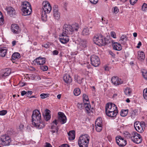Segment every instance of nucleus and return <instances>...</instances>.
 Returning <instances> with one entry per match:
<instances>
[{
	"label": "nucleus",
	"mask_w": 147,
	"mask_h": 147,
	"mask_svg": "<svg viewBox=\"0 0 147 147\" xmlns=\"http://www.w3.org/2000/svg\"><path fill=\"white\" fill-rule=\"evenodd\" d=\"M79 28V25L75 24L72 25L65 24L63 26V32L59 36V40L62 44H65L69 40V36L75 31H77Z\"/></svg>",
	"instance_id": "1"
},
{
	"label": "nucleus",
	"mask_w": 147,
	"mask_h": 147,
	"mask_svg": "<svg viewBox=\"0 0 147 147\" xmlns=\"http://www.w3.org/2000/svg\"><path fill=\"white\" fill-rule=\"evenodd\" d=\"M32 118V124L34 127L40 129L45 127V124L42 121L41 114L39 110H35L33 111Z\"/></svg>",
	"instance_id": "2"
},
{
	"label": "nucleus",
	"mask_w": 147,
	"mask_h": 147,
	"mask_svg": "<svg viewBox=\"0 0 147 147\" xmlns=\"http://www.w3.org/2000/svg\"><path fill=\"white\" fill-rule=\"evenodd\" d=\"M105 111L108 116L113 118L116 117L118 112L117 107L112 103H108L106 104L105 107Z\"/></svg>",
	"instance_id": "3"
},
{
	"label": "nucleus",
	"mask_w": 147,
	"mask_h": 147,
	"mask_svg": "<svg viewBox=\"0 0 147 147\" xmlns=\"http://www.w3.org/2000/svg\"><path fill=\"white\" fill-rule=\"evenodd\" d=\"M42 8L43 11L41 14L42 19L45 20L47 15V14L49 13L50 12L51 10V7L49 2L47 1H44L42 3Z\"/></svg>",
	"instance_id": "4"
},
{
	"label": "nucleus",
	"mask_w": 147,
	"mask_h": 147,
	"mask_svg": "<svg viewBox=\"0 0 147 147\" xmlns=\"http://www.w3.org/2000/svg\"><path fill=\"white\" fill-rule=\"evenodd\" d=\"M21 7V11L23 15L28 16L31 13L32 11L31 5L29 2L27 1L23 2Z\"/></svg>",
	"instance_id": "5"
},
{
	"label": "nucleus",
	"mask_w": 147,
	"mask_h": 147,
	"mask_svg": "<svg viewBox=\"0 0 147 147\" xmlns=\"http://www.w3.org/2000/svg\"><path fill=\"white\" fill-rule=\"evenodd\" d=\"M89 137L86 134L80 137L78 143L80 147H88L89 142Z\"/></svg>",
	"instance_id": "6"
},
{
	"label": "nucleus",
	"mask_w": 147,
	"mask_h": 147,
	"mask_svg": "<svg viewBox=\"0 0 147 147\" xmlns=\"http://www.w3.org/2000/svg\"><path fill=\"white\" fill-rule=\"evenodd\" d=\"M93 40L95 44L99 46L104 45L106 44L104 37L100 34L95 35L93 38Z\"/></svg>",
	"instance_id": "7"
},
{
	"label": "nucleus",
	"mask_w": 147,
	"mask_h": 147,
	"mask_svg": "<svg viewBox=\"0 0 147 147\" xmlns=\"http://www.w3.org/2000/svg\"><path fill=\"white\" fill-rule=\"evenodd\" d=\"M11 139L7 135H3L0 138V144L3 146H8L10 145Z\"/></svg>",
	"instance_id": "8"
},
{
	"label": "nucleus",
	"mask_w": 147,
	"mask_h": 147,
	"mask_svg": "<svg viewBox=\"0 0 147 147\" xmlns=\"http://www.w3.org/2000/svg\"><path fill=\"white\" fill-rule=\"evenodd\" d=\"M134 126L136 130L140 133L143 132L145 127V122L143 121H136L134 123Z\"/></svg>",
	"instance_id": "9"
},
{
	"label": "nucleus",
	"mask_w": 147,
	"mask_h": 147,
	"mask_svg": "<svg viewBox=\"0 0 147 147\" xmlns=\"http://www.w3.org/2000/svg\"><path fill=\"white\" fill-rule=\"evenodd\" d=\"M131 140L134 143L137 144L141 143L142 141L141 136L136 132H133Z\"/></svg>",
	"instance_id": "10"
},
{
	"label": "nucleus",
	"mask_w": 147,
	"mask_h": 147,
	"mask_svg": "<svg viewBox=\"0 0 147 147\" xmlns=\"http://www.w3.org/2000/svg\"><path fill=\"white\" fill-rule=\"evenodd\" d=\"M90 59L91 64L94 67H98L100 65V60L98 56L93 55L91 56Z\"/></svg>",
	"instance_id": "11"
},
{
	"label": "nucleus",
	"mask_w": 147,
	"mask_h": 147,
	"mask_svg": "<svg viewBox=\"0 0 147 147\" xmlns=\"http://www.w3.org/2000/svg\"><path fill=\"white\" fill-rule=\"evenodd\" d=\"M95 129L98 132H100L102 129V120L101 117H98L96 120L95 122Z\"/></svg>",
	"instance_id": "12"
},
{
	"label": "nucleus",
	"mask_w": 147,
	"mask_h": 147,
	"mask_svg": "<svg viewBox=\"0 0 147 147\" xmlns=\"http://www.w3.org/2000/svg\"><path fill=\"white\" fill-rule=\"evenodd\" d=\"M58 121H59L62 124L66 123L67 119L64 114L62 112H58Z\"/></svg>",
	"instance_id": "13"
},
{
	"label": "nucleus",
	"mask_w": 147,
	"mask_h": 147,
	"mask_svg": "<svg viewBox=\"0 0 147 147\" xmlns=\"http://www.w3.org/2000/svg\"><path fill=\"white\" fill-rule=\"evenodd\" d=\"M116 140L117 144L120 146H124L127 144L126 141L121 136H117Z\"/></svg>",
	"instance_id": "14"
},
{
	"label": "nucleus",
	"mask_w": 147,
	"mask_h": 147,
	"mask_svg": "<svg viewBox=\"0 0 147 147\" xmlns=\"http://www.w3.org/2000/svg\"><path fill=\"white\" fill-rule=\"evenodd\" d=\"M11 31L14 34H18L20 32L21 29L18 25L15 24H11Z\"/></svg>",
	"instance_id": "15"
},
{
	"label": "nucleus",
	"mask_w": 147,
	"mask_h": 147,
	"mask_svg": "<svg viewBox=\"0 0 147 147\" xmlns=\"http://www.w3.org/2000/svg\"><path fill=\"white\" fill-rule=\"evenodd\" d=\"M111 81L114 85L117 86L122 84L123 81L121 79L117 76H113L111 78Z\"/></svg>",
	"instance_id": "16"
},
{
	"label": "nucleus",
	"mask_w": 147,
	"mask_h": 147,
	"mask_svg": "<svg viewBox=\"0 0 147 147\" xmlns=\"http://www.w3.org/2000/svg\"><path fill=\"white\" fill-rule=\"evenodd\" d=\"M7 14L10 16L12 17L16 14L15 9L11 7H7L5 8Z\"/></svg>",
	"instance_id": "17"
},
{
	"label": "nucleus",
	"mask_w": 147,
	"mask_h": 147,
	"mask_svg": "<svg viewBox=\"0 0 147 147\" xmlns=\"http://www.w3.org/2000/svg\"><path fill=\"white\" fill-rule=\"evenodd\" d=\"M53 11L54 18L56 20H59L60 18V14L58 11L57 6L55 5L54 6Z\"/></svg>",
	"instance_id": "18"
},
{
	"label": "nucleus",
	"mask_w": 147,
	"mask_h": 147,
	"mask_svg": "<svg viewBox=\"0 0 147 147\" xmlns=\"http://www.w3.org/2000/svg\"><path fill=\"white\" fill-rule=\"evenodd\" d=\"M46 59L45 58L39 57L36 58L34 61L38 65L39 67L41 65H44L46 62Z\"/></svg>",
	"instance_id": "19"
},
{
	"label": "nucleus",
	"mask_w": 147,
	"mask_h": 147,
	"mask_svg": "<svg viewBox=\"0 0 147 147\" xmlns=\"http://www.w3.org/2000/svg\"><path fill=\"white\" fill-rule=\"evenodd\" d=\"M86 40H82L80 43L78 45V49L81 51L84 49L86 47Z\"/></svg>",
	"instance_id": "20"
},
{
	"label": "nucleus",
	"mask_w": 147,
	"mask_h": 147,
	"mask_svg": "<svg viewBox=\"0 0 147 147\" xmlns=\"http://www.w3.org/2000/svg\"><path fill=\"white\" fill-rule=\"evenodd\" d=\"M63 80L65 83L67 84H70L72 82V80L70 75L65 74L63 77Z\"/></svg>",
	"instance_id": "21"
},
{
	"label": "nucleus",
	"mask_w": 147,
	"mask_h": 147,
	"mask_svg": "<svg viewBox=\"0 0 147 147\" xmlns=\"http://www.w3.org/2000/svg\"><path fill=\"white\" fill-rule=\"evenodd\" d=\"M114 49L118 51H120L122 49L121 44L117 42H114L113 45Z\"/></svg>",
	"instance_id": "22"
},
{
	"label": "nucleus",
	"mask_w": 147,
	"mask_h": 147,
	"mask_svg": "<svg viewBox=\"0 0 147 147\" xmlns=\"http://www.w3.org/2000/svg\"><path fill=\"white\" fill-rule=\"evenodd\" d=\"M7 49L6 47L0 48V56L2 57H5L7 53Z\"/></svg>",
	"instance_id": "23"
},
{
	"label": "nucleus",
	"mask_w": 147,
	"mask_h": 147,
	"mask_svg": "<svg viewBox=\"0 0 147 147\" xmlns=\"http://www.w3.org/2000/svg\"><path fill=\"white\" fill-rule=\"evenodd\" d=\"M68 138L70 140H74L75 138V132L74 130L70 131L68 133Z\"/></svg>",
	"instance_id": "24"
},
{
	"label": "nucleus",
	"mask_w": 147,
	"mask_h": 147,
	"mask_svg": "<svg viewBox=\"0 0 147 147\" xmlns=\"http://www.w3.org/2000/svg\"><path fill=\"white\" fill-rule=\"evenodd\" d=\"M89 28L88 27L84 28L82 32V35L84 36L89 35L90 34Z\"/></svg>",
	"instance_id": "25"
},
{
	"label": "nucleus",
	"mask_w": 147,
	"mask_h": 147,
	"mask_svg": "<svg viewBox=\"0 0 147 147\" xmlns=\"http://www.w3.org/2000/svg\"><path fill=\"white\" fill-rule=\"evenodd\" d=\"M45 114L44 116V118L45 120L48 121L51 118V116L50 115V111L48 109H46L45 110Z\"/></svg>",
	"instance_id": "26"
},
{
	"label": "nucleus",
	"mask_w": 147,
	"mask_h": 147,
	"mask_svg": "<svg viewBox=\"0 0 147 147\" xmlns=\"http://www.w3.org/2000/svg\"><path fill=\"white\" fill-rule=\"evenodd\" d=\"M124 92L125 95L129 96H131V89L127 87L124 89Z\"/></svg>",
	"instance_id": "27"
},
{
	"label": "nucleus",
	"mask_w": 147,
	"mask_h": 147,
	"mask_svg": "<svg viewBox=\"0 0 147 147\" xmlns=\"http://www.w3.org/2000/svg\"><path fill=\"white\" fill-rule=\"evenodd\" d=\"M84 106L87 112L88 113H90L92 110V108L90 103H85Z\"/></svg>",
	"instance_id": "28"
},
{
	"label": "nucleus",
	"mask_w": 147,
	"mask_h": 147,
	"mask_svg": "<svg viewBox=\"0 0 147 147\" xmlns=\"http://www.w3.org/2000/svg\"><path fill=\"white\" fill-rule=\"evenodd\" d=\"M21 57L20 54L18 52L14 53L12 55L11 59L12 60L18 59Z\"/></svg>",
	"instance_id": "29"
},
{
	"label": "nucleus",
	"mask_w": 147,
	"mask_h": 147,
	"mask_svg": "<svg viewBox=\"0 0 147 147\" xmlns=\"http://www.w3.org/2000/svg\"><path fill=\"white\" fill-rule=\"evenodd\" d=\"M145 58V56L144 53L142 51L138 52V58L141 61L143 60Z\"/></svg>",
	"instance_id": "30"
},
{
	"label": "nucleus",
	"mask_w": 147,
	"mask_h": 147,
	"mask_svg": "<svg viewBox=\"0 0 147 147\" xmlns=\"http://www.w3.org/2000/svg\"><path fill=\"white\" fill-rule=\"evenodd\" d=\"M127 40V37L125 35H122L119 41L122 44L124 45Z\"/></svg>",
	"instance_id": "31"
},
{
	"label": "nucleus",
	"mask_w": 147,
	"mask_h": 147,
	"mask_svg": "<svg viewBox=\"0 0 147 147\" xmlns=\"http://www.w3.org/2000/svg\"><path fill=\"white\" fill-rule=\"evenodd\" d=\"M57 123L58 121L57 120L55 119L51 123V129H58V128L57 126Z\"/></svg>",
	"instance_id": "32"
},
{
	"label": "nucleus",
	"mask_w": 147,
	"mask_h": 147,
	"mask_svg": "<svg viewBox=\"0 0 147 147\" xmlns=\"http://www.w3.org/2000/svg\"><path fill=\"white\" fill-rule=\"evenodd\" d=\"M123 136L127 138H130L131 139L132 138L133 136V132L131 133H130L129 132L125 131L123 133Z\"/></svg>",
	"instance_id": "33"
},
{
	"label": "nucleus",
	"mask_w": 147,
	"mask_h": 147,
	"mask_svg": "<svg viewBox=\"0 0 147 147\" xmlns=\"http://www.w3.org/2000/svg\"><path fill=\"white\" fill-rule=\"evenodd\" d=\"M11 73V70L9 69H5L3 72L2 75L3 76L6 77L8 76Z\"/></svg>",
	"instance_id": "34"
},
{
	"label": "nucleus",
	"mask_w": 147,
	"mask_h": 147,
	"mask_svg": "<svg viewBox=\"0 0 147 147\" xmlns=\"http://www.w3.org/2000/svg\"><path fill=\"white\" fill-rule=\"evenodd\" d=\"M83 98L84 104L89 103L90 101L89 100V98L88 96L86 94H84L83 95Z\"/></svg>",
	"instance_id": "35"
},
{
	"label": "nucleus",
	"mask_w": 147,
	"mask_h": 147,
	"mask_svg": "<svg viewBox=\"0 0 147 147\" xmlns=\"http://www.w3.org/2000/svg\"><path fill=\"white\" fill-rule=\"evenodd\" d=\"M128 112V109L122 110L120 113V115L123 117H125L127 115Z\"/></svg>",
	"instance_id": "36"
},
{
	"label": "nucleus",
	"mask_w": 147,
	"mask_h": 147,
	"mask_svg": "<svg viewBox=\"0 0 147 147\" xmlns=\"http://www.w3.org/2000/svg\"><path fill=\"white\" fill-rule=\"evenodd\" d=\"M142 72L144 78L147 80V70L145 69H142Z\"/></svg>",
	"instance_id": "37"
},
{
	"label": "nucleus",
	"mask_w": 147,
	"mask_h": 147,
	"mask_svg": "<svg viewBox=\"0 0 147 147\" xmlns=\"http://www.w3.org/2000/svg\"><path fill=\"white\" fill-rule=\"evenodd\" d=\"M81 92L80 89L78 88H76L74 90V93L76 96H78L80 94Z\"/></svg>",
	"instance_id": "38"
},
{
	"label": "nucleus",
	"mask_w": 147,
	"mask_h": 147,
	"mask_svg": "<svg viewBox=\"0 0 147 147\" xmlns=\"http://www.w3.org/2000/svg\"><path fill=\"white\" fill-rule=\"evenodd\" d=\"M4 18L1 12L0 11V25L4 24Z\"/></svg>",
	"instance_id": "39"
},
{
	"label": "nucleus",
	"mask_w": 147,
	"mask_h": 147,
	"mask_svg": "<svg viewBox=\"0 0 147 147\" xmlns=\"http://www.w3.org/2000/svg\"><path fill=\"white\" fill-rule=\"evenodd\" d=\"M40 68L41 70L43 71H46L48 70V67L47 66L42 65L40 67Z\"/></svg>",
	"instance_id": "40"
},
{
	"label": "nucleus",
	"mask_w": 147,
	"mask_h": 147,
	"mask_svg": "<svg viewBox=\"0 0 147 147\" xmlns=\"http://www.w3.org/2000/svg\"><path fill=\"white\" fill-rule=\"evenodd\" d=\"M49 96V94L48 93H42L40 94V96L42 98L44 99L47 97Z\"/></svg>",
	"instance_id": "41"
},
{
	"label": "nucleus",
	"mask_w": 147,
	"mask_h": 147,
	"mask_svg": "<svg viewBox=\"0 0 147 147\" xmlns=\"http://www.w3.org/2000/svg\"><path fill=\"white\" fill-rule=\"evenodd\" d=\"M143 96L144 99L147 100V88L144 89L143 91Z\"/></svg>",
	"instance_id": "42"
},
{
	"label": "nucleus",
	"mask_w": 147,
	"mask_h": 147,
	"mask_svg": "<svg viewBox=\"0 0 147 147\" xmlns=\"http://www.w3.org/2000/svg\"><path fill=\"white\" fill-rule=\"evenodd\" d=\"M112 10L113 13L115 14L117 13L119 11V9L116 6L113 7L112 8Z\"/></svg>",
	"instance_id": "43"
},
{
	"label": "nucleus",
	"mask_w": 147,
	"mask_h": 147,
	"mask_svg": "<svg viewBox=\"0 0 147 147\" xmlns=\"http://www.w3.org/2000/svg\"><path fill=\"white\" fill-rule=\"evenodd\" d=\"M142 9L144 11H147V4L144 3L142 6Z\"/></svg>",
	"instance_id": "44"
},
{
	"label": "nucleus",
	"mask_w": 147,
	"mask_h": 147,
	"mask_svg": "<svg viewBox=\"0 0 147 147\" xmlns=\"http://www.w3.org/2000/svg\"><path fill=\"white\" fill-rule=\"evenodd\" d=\"M38 37L39 38H40L41 40L42 41L46 40L47 38V36H43L42 35L39 36Z\"/></svg>",
	"instance_id": "45"
},
{
	"label": "nucleus",
	"mask_w": 147,
	"mask_h": 147,
	"mask_svg": "<svg viewBox=\"0 0 147 147\" xmlns=\"http://www.w3.org/2000/svg\"><path fill=\"white\" fill-rule=\"evenodd\" d=\"M7 113V111L6 110H2L0 111V115H5Z\"/></svg>",
	"instance_id": "46"
},
{
	"label": "nucleus",
	"mask_w": 147,
	"mask_h": 147,
	"mask_svg": "<svg viewBox=\"0 0 147 147\" xmlns=\"http://www.w3.org/2000/svg\"><path fill=\"white\" fill-rule=\"evenodd\" d=\"M111 36L114 38H116L115 33L114 31H111Z\"/></svg>",
	"instance_id": "47"
},
{
	"label": "nucleus",
	"mask_w": 147,
	"mask_h": 147,
	"mask_svg": "<svg viewBox=\"0 0 147 147\" xmlns=\"http://www.w3.org/2000/svg\"><path fill=\"white\" fill-rule=\"evenodd\" d=\"M102 22L104 24H107L108 23V20H106L105 18L103 17L102 18Z\"/></svg>",
	"instance_id": "48"
},
{
	"label": "nucleus",
	"mask_w": 147,
	"mask_h": 147,
	"mask_svg": "<svg viewBox=\"0 0 147 147\" xmlns=\"http://www.w3.org/2000/svg\"><path fill=\"white\" fill-rule=\"evenodd\" d=\"M138 0H130V4L132 5H134L137 1Z\"/></svg>",
	"instance_id": "49"
},
{
	"label": "nucleus",
	"mask_w": 147,
	"mask_h": 147,
	"mask_svg": "<svg viewBox=\"0 0 147 147\" xmlns=\"http://www.w3.org/2000/svg\"><path fill=\"white\" fill-rule=\"evenodd\" d=\"M89 1L91 3L96 4L98 2V0H89Z\"/></svg>",
	"instance_id": "50"
},
{
	"label": "nucleus",
	"mask_w": 147,
	"mask_h": 147,
	"mask_svg": "<svg viewBox=\"0 0 147 147\" xmlns=\"http://www.w3.org/2000/svg\"><path fill=\"white\" fill-rule=\"evenodd\" d=\"M59 53V52L57 50H55L52 51V54L53 55H57Z\"/></svg>",
	"instance_id": "51"
},
{
	"label": "nucleus",
	"mask_w": 147,
	"mask_h": 147,
	"mask_svg": "<svg viewBox=\"0 0 147 147\" xmlns=\"http://www.w3.org/2000/svg\"><path fill=\"white\" fill-rule=\"evenodd\" d=\"M42 46L45 48H47L49 47V45L47 44H44L42 45Z\"/></svg>",
	"instance_id": "52"
},
{
	"label": "nucleus",
	"mask_w": 147,
	"mask_h": 147,
	"mask_svg": "<svg viewBox=\"0 0 147 147\" xmlns=\"http://www.w3.org/2000/svg\"><path fill=\"white\" fill-rule=\"evenodd\" d=\"M27 94L26 95L27 96H28L29 95H30L32 94V92L31 91H29L27 92H26Z\"/></svg>",
	"instance_id": "53"
},
{
	"label": "nucleus",
	"mask_w": 147,
	"mask_h": 147,
	"mask_svg": "<svg viewBox=\"0 0 147 147\" xmlns=\"http://www.w3.org/2000/svg\"><path fill=\"white\" fill-rule=\"evenodd\" d=\"M109 53L111 55L112 57H115V54L111 51H109Z\"/></svg>",
	"instance_id": "54"
},
{
	"label": "nucleus",
	"mask_w": 147,
	"mask_h": 147,
	"mask_svg": "<svg viewBox=\"0 0 147 147\" xmlns=\"http://www.w3.org/2000/svg\"><path fill=\"white\" fill-rule=\"evenodd\" d=\"M104 68L105 71H109L110 69V68L106 65L104 67Z\"/></svg>",
	"instance_id": "55"
},
{
	"label": "nucleus",
	"mask_w": 147,
	"mask_h": 147,
	"mask_svg": "<svg viewBox=\"0 0 147 147\" xmlns=\"http://www.w3.org/2000/svg\"><path fill=\"white\" fill-rule=\"evenodd\" d=\"M59 147H69V146L66 144H64L62 145Z\"/></svg>",
	"instance_id": "56"
},
{
	"label": "nucleus",
	"mask_w": 147,
	"mask_h": 147,
	"mask_svg": "<svg viewBox=\"0 0 147 147\" xmlns=\"http://www.w3.org/2000/svg\"><path fill=\"white\" fill-rule=\"evenodd\" d=\"M27 94L26 92L25 91H22L21 92V95L22 96H23Z\"/></svg>",
	"instance_id": "57"
},
{
	"label": "nucleus",
	"mask_w": 147,
	"mask_h": 147,
	"mask_svg": "<svg viewBox=\"0 0 147 147\" xmlns=\"http://www.w3.org/2000/svg\"><path fill=\"white\" fill-rule=\"evenodd\" d=\"M45 147H52V146L49 143L46 142V143Z\"/></svg>",
	"instance_id": "58"
},
{
	"label": "nucleus",
	"mask_w": 147,
	"mask_h": 147,
	"mask_svg": "<svg viewBox=\"0 0 147 147\" xmlns=\"http://www.w3.org/2000/svg\"><path fill=\"white\" fill-rule=\"evenodd\" d=\"M58 129H52L51 131L52 132V133L53 134L54 133H55L56 132H57L58 131Z\"/></svg>",
	"instance_id": "59"
},
{
	"label": "nucleus",
	"mask_w": 147,
	"mask_h": 147,
	"mask_svg": "<svg viewBox=\"0 0 147 147\" xmlns=\"http://www.w3.org/2000/svg\"><path fill=\"white\" fill-rule=\"evenodd\" d=\"M141 45L142 43L140 41L138 44V46H137V48H140V46Z\"/></svg>",
	"instance_id": "60"
},
{
	"label": "nucleus",
	"mask_w": 147,
	"mask_h": 147,
	"mask_svg": "<svg viewBox=\"0 0 147 147\" xmlns=\"http://www.w3.org/2000/svg\"><path fill=\"white\" fill-rule=\"evenodd\" d=\"M78 108L80 109H81L82 108V104H81L78 103L77 105Z\"/></svg>",
	"instance_id": "61"
},
{
	"label": "nucleus",
	"mask_w": 147,
	"mask_h": 147,
	"mask_svg": "<svg viewBox=\"0 0 147 147\" xmlns=\"http://www.w3.org/2000/svg\"><path fill=\"white\" fill-rule=\"evenodd\" d=\"M17 42V41L15 40H14L12 41V45L13 46H14L16 45Z\"/></svg>",
	"instance_id": "62"
},
{
	"label": "nucleus",
	"mask_w": 147,
	"mask_h": 147,
	"mask_svg": "<svg viewBox=\"0 0 147 147\" xmlns=\"http://www.w3.org/2000/svg\"><path fill=\"white\" fill-rule=\"evenodd\" d=\"M23 127L24 125H20L19 127V128L21 130H22L23 129Z\"/></svg>",
	"instance_id": "63"
},
{
	"label": "nucleus",
	"mask_w": 147,
	"mask_h": 147,
	"mask_svg": "<svg viewBox=\"0 0 147 147\" xmlns=\"http://www.w3.org/2000/svg\"><path fill=\"white\" fill-rule=\"evenodd\" d=\"M25 83L24 82H22L20 83V85L21 86H25Z\"/></svg>",
	"instance_id": "64"
}]
</instances>
